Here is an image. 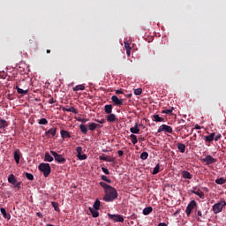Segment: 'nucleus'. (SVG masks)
Listing matches in <instances>:
<instances>
[{"instance_id":"1","label":"nucleus","mask_w":226,"mask_h":226,"mask_svg":"<svg viewBox=\"0 0 226 226\" xmlns=\"http://www.w3.org/2000/svg\"><path fill=\"white\" fill-rule=\"evenodd\" d=\"M100 186L104 189V196L102 200L104 202H114L117 197H119V193H117V190L112 187L111 185H108L105 182H100Z\"/></svg>"},{"instance_id":"2","label":"nucleus","mask_w":226,"mask_h":226,"mask_svg":"<svg viewBox=\"0 0 226 226\" xmlns=\"http://www.w3.org/2000/svg\"><path fill=\"white\" fill-rule=\"evenodd\" d=\"M38 169L41 173H43L44 177H49V176H50V172H52L50 164L49 163L41 162L39 164Z\"/></svg>"},{"instance_id":"62","label":"nucleus","mask_w":226,"mask_h":226,"mask_svg":"<svg viewBox=\"0 0 226 226\" xmlns=\"http://www.w3.org/2000/svg\"><path fill=\"white\" fill-rule=\"evenodd\" d=\"M139 139L144 141V140H146V138H140Z\"/></svg>"},{"instance_id":"7","label":"nucleus","mask_w":226,"mask_h":226,"mask_svg":"<svg viewBox=\"0 0 226 226\" xmlns=\"http://www.w3.org/2000/svg\"><path fill=\"white\" fill-rule=\"evenodd\" d=\"M111 102L117 107H121V105H123L124 100L119 99V97H117V95H112L111 96Z\"/></svg>"},{"instance_id":"36","label":"nucleus","mask_w":226,"mask_h":226,"mask_svg":"<svg viewBox=\"0 0 226 226\" xmlns=\"http://www.w3.org/2000/svg\"><path fill=\"white\" fill-rule=\"evenodd\" d=\"M195 215H197V216H199L197 218L198 222H202V220L200 218H203V215H202V211L200 210H196L195 211Z\"/></svg>"},{"instance_id":"12","label":"nucleus","mask_w":226,"mask_h":226,"mask_svg":"<svg viewBox=\"0 0 226 226\" xmlns=\"http://www.w3.org/2000/svg\"><path fill=\"white\" fill-rule=\"evenodd\" d=\"M20 86H22V84L19 83V86L16 87L19 94H27V93H29V89H22L20 88Z\"/></svg>"},{"instance_id":"34","label":"nucleus","mask_w":226,"mask_h":226,"mask_svg":"<svg viewBox=\"0 0 226 226\" xmlns=\"http://www.w3.org/2000/svg\"><path fill=\"white\" fill-rule=\"evenodd\" d=\"M160 172V163H157L156 166L154 168L152 174L154 176Z\"/></svg>"},{"instance_id":"28","label":"nucleus","mask_w":226,"mask_h":226,"mask_svg":"<svg viewBox=\"0 0 226 226\" xmlns=\"http://www.w3.org/2000/svg\"><path fill=\"white\" fill-rule=\"evenodd\" d=\"M79 130H80L81 133H83V135L87 134V126H86V124H79Z\"/></svg>"},{"instance_id":"61","label":"nucleus","mask_w":226,"mask_h":226,"mask_svg":"<svg viewBox=\"0 0 226 226\" xmlns=\"http://www.w3.org/2000/svg\"><path fill=\"white\" fill-rule=\"evenodd\" d=\"M47 54H50V49H47Z\"/></svg>"},{"instance_id":"32","label":"nucleus","mask_w":226,"mask_h":226,"mask_svg":"<svg viewBox=\"0 0 226 226\" xmlns=\"http://www.w3.org/2000/svg\"><path fill=\"white\" fill-rule=\"evenodd\" d=\"M100 206H101V203H100V200H96L93 205V207L94 209H95L96 211H98L100 209Z\"/></svg>"},{"instance_id":"18","label":"nucleus","mask_w":226,"mask_h":226,"mask_svg":"<svg viewBox=\"0 0 226 226\" xmlns=\"http://www.w3.org/2000/svg\"><path fill=\"white\" fill-rule=\"evenodd\" d=\"M60 135L62 139H70L72 137V135L70 134V132L64 131V130H62L60 132Z\"/></svg>"},{"instance_id":"42","label":"nucleus","mask_w":226,"mask_h":226,"mask_svg":"<svg viewBox=\"0 0 226 226\" xmlns=\"http://www.w3.org/2000/svg\"><path fill=\"white\" fill-rule=\"evenodd\" d=\"M99 159L102 160L103 162H112V160H110L109 157H107L105 155H100Z\"/></svg>"},{"instance_id":"37","label":"nucleus","mask_w":226,"mask_h":226,"mask_svg":"<svg viewBox=\"0 0 226 226\" xmlns=\"http://www.w3.org/2000/svg\"><path fill=\"white\" fill-rule=\"evenodd\" d=\"M131 141L132 142V144H137V142H139V139H137V135L135 134H131Z\"/></svg>"},{"instance_id":"16","label":"nucleus","mask_w":226,"mask_h":226,"mask_svg":"<svg viewBox=\"0 0 226 226\" xmlns=\"http://www.w3.org/2000/svg\"><path fill=\"white\" fill-rule=\"evenodd\" d=\"M117 120V118L116 117V115L109 113L107 116V121L108 123H116V121Z\"/></svg>"},{"instance_id":"3","label":"nucleus","mask_w":226,"mask_h":226,"mask_svg":"<svg viewBox=\"0 0 226 226\" xmlns=\"http://www.w3.org/2000/svg\"><path fill=\"white\" fill-rule=\"evenodd\" d=\"M226 206V202L225 200H222L221 201L215 203L213 207H212V211H214L215 215H218V213H222V211H223V208Z\"/></svg>"},{"instance_id":"46","label":"nucleus","mask_w":226,"mask_h":226,"mask_svg":"<svg viewBox=\"0 0 226 226\" xmlns=\"http://www.w3.org/2000/svg\"><path fill=\"white\" fill-rule=\"evenodd\" d=\"M220 139H222V134H217L216 136H214V140H215V142H218V140H220Z\"/></svg>"},{"instance_id":"31","label":"nucleus","mask_w":226,"mask_h":226,"mask_svg":"<svg viewBox=\"0 0 226 226\" xmlns=\"http://www.w3.org/2000/svg\"><path fill=\"white\" fill-rule=\"evenodd\" d=\"M72 89L73 91H84L86 89V87H84V85H77Z\"/></svg>"},{"instance_id":"10","label":"nucleus","mask_w":226,"mask_h":226,"mask_svg":"<svg viewBox=\"0 0 226 226\" xmlns=\"http://www.w3.org/2000/svg\"><path fill=\"white\" fill-rule=\"evenodd\" d=\"M216 136V133L215 132H212L210 133L209 135L207 136H204V140L205 142H213V140H215V137Z\"/></svg>"},{"instance_id":"30","label":"nucleus","mask_w":226,"mask_h":226,"mask_svg":"<svg viewBox=\"0 0 226 226\" xmlns=\"http://www.w3.org/2000/svg\"><path fill=\"white\" fill-rule=\"evenodd\" d=\"M44 162H54V157L50 156V154L49 152H46L44 156Z\"/></svg>"},{"instance_id":"56","label":"nucleus","mask_w":226,"mask_h":226,"mask_svg":"<svg viewBox=\"0 0 226 226\" xmlns=\"http://www.w3.org/2000/svg\"><path fill=\"white\" fill-rule=\"evenodd\" d=\"M108 178H109V177H107V176H105V175H102V181H107Z\"/></svg>"},{"instance_id":"29","label":"nucleus","mask_w":226,"mask_h":226,"mask_svg":"<svg viewBox=\"0 0 226 226\" xmlns=\"http://www.w3.org/2000/svg\"><path fill=\"white\" fill-rule=\"evenodd\" d=\"M151 213H153L152 207H147L143 209V215H145V216H147V215H151Z\"/></svg>"},{"instance_id":"59","label":"nucleus","mask_w":226,"mask_h":226,"mask_svg":"<svg viewBox=\"0 0 226 226\" xmlns=\"http://www.w3.org/2000/svg\"><path fill=\"white\" fill-rule=\"evenodd\" d=\"M36 215H37V216H39V217H41V218L43 216V215H41V213H40V212H38Z\"/></svg>"},{"instance_id":"58","label":"nucleus","mask_w":226,"mask_h":226,"mask_svg":"<svg viewBox=\"0 0 226 226\" xmlns=\"http://www.w3.org/2000/svg\"><path fill=\"white\" fill-rule=\"evenodd\" d=\"M195 129H196V130H200V125L196 124V125H195Z\"/></svg>"},{"instance_id":"20","label":"nucleus","mask_w":226,"mask_h":226,"mask_svg":"<svg viewBox=\"0 0 226 226\" xmlns=\"http://www.w3.org/2000/svg\"><path fill=\"white\" fill-rule=\"evenodd\" d=\"M8 182L11 183V185H17V177H15V175L13 174L9 175Z\"/></svg>"},{"instance_id":"25","label":"nucleus","mask_w":226,"mask_h":226,"mask_svg":"<svg viewBox=\"0 0 226 226\" xmlns=\"http://www.w3.org/2000/svg\"><path fill=\"white\" fill-rule=\"evenodd\" d=\"M90 213L94 218H98L100 216V212L94 208L89 207Z\"/></svg>"},{"instance_id":"24","label":"nucleus","mask_w":226,"mask_h":226,"mask_svg":"<svg viewBox=\"0 0 226 226\" xmlns=\"http://www.w3.org/2000/svg\"><path fill=\"white\" fill-rule=\"evenodd\" d=\"M177 147L180 153H185V151H186V146L183 143H177Z\"/></svg>"},{"instance_id":"57","label":"nucleus","mask_w":226,"mask_h":226,"mask_svg":"<svg viewBox=\"0 0 226 226\" xmlns=\"http://www.w3.org/2000/svg\"><path fill=\"white\" fill-rule=\"evenodd\" d=\"M158 226H168V225H167V223H165V222H160V223L158 224Z\"/></svg>"},{"instance_id":"26","label":"nucleus","mask_w":226,"mask_h":226,"mask_svg":"<svg viewBox=\"0 0 226 226\" xmlns=\"http://www.w3.org/2000/svg\"><path fill=\"white\" fill-rule=\"evenodd\" d=\"M130 132L131 133H135V134L139 133L140 129H139V124H135V125L130 129Z\"/></svg>"},{"instance_id":"22","label":"nucleus","mask_w":226,"mask_h":226,"mask_svg":"<svg viewBox=\"0 0 226 226\" xmlns=\"http://www.w3.org/2000/svg\"><path fill=\"white\" fill-rule=\"evenodd\" d=\"M8 121L0 117V130H4L8 126Z\"/></svg>"},{"instance_id":"23","label":"nucleus","mask_w":226,"mask_h":226,"mask_svg":"<svg viewBox=\"0 0 226 226\" xmlns=\"http://www.w3.org/2000/svg\"><path fill=\"white\" fill-rule=\"evenodd\" d=\"M16 163H20V151L16 150L14 151V156H13Z\"/></svg>"},{"instance_id":"54","label":"nucleus","mask_w":226,"mask_h":226,"mask_svg":"<svg viewBox=\"0 0 226 226\" xmlns=\"http://www.w3.org/2000/svg\"><path fill=\"white\" fill-rule=\"evenodd\" d=\"M117 154L118 156H123V154H124V152H123V150H118Z\"/></svg>"},{"instance_id":"49","label":"nucleus","mask_w":226,"mask_h":226,"mask_svg":"<svg viewBox=\"0 0 226 226\" xmlns=\"http://www.w3.org/2000/svg\"><path fill=\"white\" fill-rule=\"evenodd\" d=\"M22 185L21 182H16V184L14 185H15V188H17L18 190H20V185Z\"/></svg>"},{"instance_id":"53","label":"nucleus","mask_w":226,"mask_h":226,"mask_svg":"<svg viewBox=\"0 0 226 226\" xmlns=\"http://www.w3.org/2000/svg\"><path fill=\"white\" fill-rule=\"evenodd\" d=\"M115 93H116V94H124V93L121 89L116 90Z\"/></svg>"},{"instance_id":"44","label":"nucleus","mask_w":226,"mask_h":226,"mask_svg":"<svg viewBox=\"0 0 226 226\" xmlns=\"http://www.w3.org/2000/svg\"><path fill=\"white\" fill-rule=\"evenodd\" d=\"M49 121L47 120V118H41L39 120V124H48Z\"/></svg>"},{"instance_id":"41","label":"nucleus","mask_w":226,"mask_h":226,"mask_svg":"<svg viewBox=\"0 0 226 226\" xmlns=\"http://www.w3.org/2000/svg\"><path fill=\"white\" fill-rule=\"evenodd\" d=\"M134 94L136 96H140V94H142V88L134 89Z\"/></svg>"},{"instance_id":"50","label":"nucleus","mask_w":226,"mask_h":226,"mask_svg":"<svg viewBox=\"0 0 226 226\" xmlns=\"http://www.w3.org/2000/svg\"><path fill=\"white\" fill-rule=\"evenodd\" d=\"M124 48L126 50L132 49V47L130 46V44L128 42H124Z\"/></svg>"},{"instance_id":"13","label":"nucleus","mask_w":226,"mask_h":226,"mask_svg":"<svg viewBox=\"0 0 226 226\" xmlns=\"http://www.w3.org/2000/svg\"><path fill=\"white\" fill-rule=\"evenodd\" d=\"M96 128H102V125H100L99 124H96V123H89L88 124V130H90V132H94V130H96Z\"/></svg>"},{"instance_id":"21","label":"nucleus","mask_w":226,"mask_h":226,"mask_svg":"<svg viewBox=\"0 0 226 226\" xmlns=\"http://www.w3.org/2000/svg\"><path fill=\"white\" fill-rule=\"evenodd\" d=\"M62 110H63V112H72V114H77L78 113L77 109H75L73 107H71V108H68V109L63 107Z\"/></svg>"},{"instance_id":"11","label":"nucleus","mask_w":226,"mask_h":226,"mask_svg":"<svg viewBox=\"0 0 226 226\" xmlns=\"http://www.w3.org/2000/svg\"><path fill=\"white\" fill-rule=\"evenodd\" d=\"M111 218L112 220H114V222H119L120 223H123V222H124V218L121 215H111Z\"/></svg>"},{"instance_id":"27","label":"nucleus","mask_w":226,"mask_h":226,"mask_svg":"<svg viewBox=\"0 0 226 226\" xmlns=\"http://www.w3.org/2000/svg\"><path fill=\"white\" fill-rule=\"evenodd\" d=\"M104 112L106 114H112V104H107L104 106Z\"/></svg>"},{"instance_id":"39","label":"nucleus","mask_w":226,"mask_h":226,"mask_svg":"<svg viewBox=\"0 0 226 226\" xmlns=\"http://www.w3.org/2000/svg\"><path fill=\"white\" fill-rule=\"evenodd\" d=\"M172 110H174V108H171L170 109H164L162 111V114H168V116H170V114H172Z\"/></svg>"},{"instance_id":"33","label":"nucleus","mask_w":226,"mask_h":226,"mask_svg":"<svg viewBox=\"0 0 226 226\" xmlns=\"http://www.w3.org/2000/svg\"><path fill=\"white\" fill-rule=\"evenodd\" d=\"M52 207H54L55 211H56L57 213H59V211H61L59 209V203L56 202V201H52L51 202Z\"/></svg>"},{"instance_id":"19","label":"nucleus","mask_w":226,"mask_h":226,"mask_svg":"<svg viewBox=\"0 0 226 226\" xmlns=\"http://www.w3.org/2000/svg\"><path fill=\"white\" fill-rule=\"evenodd\" d=\"M0 213L3 215L4 218L7 220H10V218H11V215L6 213V209H4V207L0 208Z\"/></svg>"},{"instance_id":"8","label":"nucleus","mask_w":226,"mask_h":226,"mask_svg":"<svg viewBox=\"0 0 226 226\" xmlns=\"http://www.w3.org/2000/svg\"><path fill=\"white\" fill-rule=\"evenodd\" d=\"M202 162H204L206 165H211L213 163H216L217 160L211 155H207L204 159H202Z\"/></svg>"},{"instance_id":"35","label":"nucleus","mask_w":226,"mask_h":226,"mask_svg":"<svg viewBox=\"0 0 226 226\" xmlns=\"http://www.w3.org/2000/svg\"><path fill=\"white\" fill-rule=\"evenodd\" d=\"M216 185H225L226 179L223 177L217 178L215 180Z\"/></svg>"},{"instance_id":"52","label":"nucleus","mask_w":226,"mask_h":226,"mask_svg":"<svg viewBox=\"0 0 226 226\" xmlns=\"http://www.w3.org/2000/svg\"><path fill=\"white\" fill-rule=\"evenodd\" d=\"M95 122L99 123L100 124H103L105 123V119H101V120L96 119Z\"/></svg>"},{"instance_id":"55","label":"nucleus","mask_w":226,"mask_h":226,"mask_svg":"<svg viewBox=\"0 0 226 226\" xmlns=\"http://www.w3.org/2000/svg\"><path fill=\"white\" fill-rule=\"evenodd\" d=\"M126 54L128 56H130L132 54V49H126Z\"/></svg>"},{"instance_id":"47","label":"nucleus","mask_w":226,"mask_h":226,"mask_svg":"<svg viewBox=\"0 0 226 226\" xmlns=\"http://www.w3.org/2000/svg\"><path fill=\"white\" fill-rule=\"evenodd\" d=\"M102 172H104V174H107V176H109V174H110V171H109V169L102 167Z\"/></svg>"},{"instance_id":"40","label":"nucleus","mask_w":226,"mask_h":226,"mask_svg":"<svg viewBox=\"0 0 226 226\" xmlns=\"http://www.w3.org/2000/svg\"><path fill=\"white\" fill-rule=\"evenodd\" d=\"M26 177L29 181H34V176H33V174H31V173H26Z\"/></svg>"},{"instance_id":"48","label":"nucleus","mask_w":226,"mask_h":226,"mask_svg":"<svg viewBox=\"0 0 226 226\" xmlns=\"http://www.w3.org/2000/svg\"><path fill=\"white\" fill-rule=\"evenodd\" d=\"M76 152L78 153V154H82V147H77Z\"/></svg>"},{"instance_id":"9","label":"nucleus","mask_w":226,"mask_h":226,"mask_svg":"<svg viewBox=\"0 0 226 226\" xmlns=\"http://www.w3.org/2000/svg\"><path fill=\"white\" fill-rule=\"evenodd\" d=\"M191 193L197 195L198 197H200V199H204V192L197 189V186L192 188Z\"/></svg>"},{"instance_id":"60","label":"nucleus","mask_w":226,"mask_h":226,"mask_svg":"<svg viewBox=\"0 0 226 226\" xmlns=\"http://www.w3.org/2000/svg\"><path fill=\"white\" fill-rule=\"evenodd\" d=\"M106 183H112V180H110V178H107Z\"/></svg>"},{"instance_id":"51","label":"nucleus","mask_w":226,"mask_h":226,"mask_svg":"<svg viewBox=\"0 0 226 226\" xmlns=\"http://www.w3.org/2000/svg\"><path fill=\"white\" fill-rule=\"evenodd\" d=\"M56 101L54 100V98H49V103L50 105L56 103Z\"/></svg>"},{"instance_id":"5","label":"nucleus","mask_w":226,"mask_h":226,"mask_svg":"<svg viewBox=\"0 0 226 226\" xmlns=\"http://www.w3.org/2000/svg\"><path fill=\"white\" fill-rule=\"evenodd\" d=\"M50 154L52 156H54L55 160L57 162V163L63 164L66 163V159L62 155L57 154V152L51 150Z\"/></svg>"},{"instance_id":"63","label":"nucleus","mask_w":226,"mask_h":226,"mask_svg":"<svg viewBox=\"0 0 226 226\" xmlns=\"http://www.w3.org/2000/svg\"><path fill=\"white\" fill-rule=\"evenodd\" d=\"M0 133H1V131H0Z\"/></svg>"},{"instance_id":"15","label":"nucleus","mask_w":226,"mask_h":226,"mask_svg":"<svg viewBox=\"0 0 226 226\" xmlns=\"http://www.w3.org/2000/svg\"><path fill=\"white\" fill-rule=\"evenodd\" d=\"M182 177L184 179H192L193 178V175L191 174L189 171L187 170H184L182 171Z\"/></svg>"},{"instance_id":"17","label":"nucleus","mask_w":226,"mask_h":226,"mask_svg":"<svg viewBox=\"0 0 226 226\" xmlns=\"http://www.w3.org/2000/svg\"><path fill=\"white\" fill-rule=\"evenodd\" d=\"M56 132H57V128L53 127V128H50L49 130L46 131L45 134L52 135V137H56Z\"/></svg>"},{"instance_id":"43","label":"nucleus","mask_w":226,"mask_h":226,"mask_svg":"<svg viewBox=\"0 0 226 226\" xmlns=\"http://www.w3.org/2000/svg\"><path fill=\"white\" fill-rule=\"evenodd\" d=\"M77 121H79V123H83V124H85V123H87V121H89V119L82 118V117H78Z\"/></svg>"},{"instance_id":"38","label":"nucleus","mask_w":226,"mask_h":226,"mask_svg":"<svg viewBox=\"0 0 226 226\" xmlns=\"http://www.w3.org/2000/svg\"><path fill=\"white\" fill-rule=\"evenodd\" d=\"M148 156H149V154L147 152H143L140 154V159L141 160H147Z\"/></svg>"},{"instance_id":"6","label":"nucleus","mask_w":226,"mask_h":226,"mask_svg":"<svg viewBox=\"0 0 226 226\" xmlns=\"http://www.w3.org/2000/svg\"><path fill=\"white\" fill-rule=\"evenodd\" d=\"M162 132H166L167 133H172L173 130L170 127V125H167V124H162L159 128L157 132L158 133H162Z\"/></svg>"},{"instance_id":"45","label":"nucleus","mask_w":226,"mask_h":226,"mask_svg":"<svg viewBox=\"0 0 226 226\" xmlns=\"http://www.w3.org/2000/svg\"><path fill=\"white\" fill-rule=\"evenodd\" d=\"M78 158H79V160H87V155L86 154H78Z\"/></svg>"},{"instance_id":"14","label":"nucleus","mask_w":226,"mask_h":226,"mask_svg":"<svg viewBox=\"0 0 226 226\" xmlns=\"http://www.w3.org/2000/svg\"><path fill=\"white\" fill-rule=\"evenodd\" d=\"M152 117H153V121H154L155 123H164L165 122V118L161 117L157 114L153 115Z\"/></svg>"},{"instance_id":"4","label":"nucleus","mask_w":226,"mask_h":226,"mask_svg":"<svg viewBox=\"0 0 226 226\" xmlns=\"http://www.w3.org/2000/svg\"><path fill=\"white\" fill-rule=\"evenodd\" d=\"M197 207V201L195 200H192L186 207L185 214L187 216H190L192 215V211Z\"/></svg>"}]
</instances>
